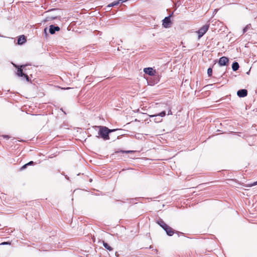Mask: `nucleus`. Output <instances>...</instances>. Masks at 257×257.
<instances>
[{
    "label": "nucleus",
    "instance_id": "1",
    "mask_svg": "<svg viewBox=\"0 0 257 257\" xmlns=\"http://www.w3.org/2000/svg\"><path fill=\"white\" fill-rule=\"evenodd\" d=\"M97 127L99 128L98 133V135L104 140H108L109 139V133L118 130V129L110 130L104 126H98Z\"/></svg>",
    "mask_w": 257,
    "mask_h": 257
},
{
    "label": "nucleus",
    "instance_id": "2",
    "mask_svg": "<svg viewBox=\"0 0 257 257\" xmlns=\"http://www.w3.org/2000/svg\"><path fill=\"white\" fill-rule=\"evenodd\" d=\"M58 12V9H53L45 12L46 17L44 19V22H47L56 19H58L59 20H60L61 16L57 13H56V12Z\"/></svg>",
    "mask_w": 257,
    "mask_h": 257
},
{
    "label": "nucleus",
    "instance_id": "3",
    "mask_svg": "<svg viewBox=\"0 0 257 257\" xmlns=\"http://www.w3.org/2000/svg\"><path fill=\"white\" fill-rule=\"evenodd\" d=\"M166 111L163 110V111H161V112L157 113V114L149 115V116L152 118H154L153 120L155 122L158 123V122H161L162 120V118H161V117H164L166 115Z\"/></svg>",
    "mask_w": 257,
    "mask_h": 257
},
{
    "label": "nucleus",
    "instance_id": "4",
    "mask_svg": "<svg viewBox=\"0 0 257 257\" xmlns=\"http://www.w3.org/2000/svg\"><path fill=\"white\" fill-rule=\"evenodd\" d=\"M173 13H172L169 16L165 17L162 21V25L164 27L167 28L170 27L171 25V17L173 16Z\"/></svg>",
    "mask_w": 257,
    "mask_h": 257
},
{
    "label": "nucleus",
    "instance_id": "5",
    "mask_svg": "<svg viewBox=\"0 0 257 257\" xmlns=\"http://www.w3.org/2000/svg\"><path fill=\"white\" fill-rule=\"evenodd\" d=\"M25 67V65H22L20 67H18L17 74L18 76L19 77H24L25 78L26 81L29 82V77L28 75H27L26 74H25L23 72V70L22 69V68H24Z\"/></svg>",
    "mask_w": 257,
    "mask_h": 257
},
{
    "label": "nucleus",
    "instance_id": "6",
    "mask_svg": "<svg viewBox=\"0 0 257 257\" xmlns=\"http://www.w3.org/2000/svg\"><path fill=\"white\" fill-rule=\"evenodd\" d=\"M209 29V25H205L198 31V39L201 38L208 31Z\"/></svg>",
    "mask_w": 257,
    "mask_h": 257
},
{
    "label": "nucleus",
    "instance_id": "7",
    "mask_svg": "<svg viewBox=\"0 0 257 257\" xmlns=\"http://www.w3.org/2000/svg\"><path fill=\"white\" fill-rule=\"evenodd\" d=\"M228 58L223 56L219 58L218 64L220 66H226L228 64Z\"/></svg>",
    "mask_w": 257,
    "mask_h": 257
},
{
    "label": "nucleus",
    "instance_id": "8",
    "mask_svg": "<svg viewBox=\"0 0 257 257\" xmlns=\"http://www.w3.org/2000/svg\"><path fill=\"white\" fill-rule=\"evenodd\" d=\"M60 28L58 26H55L54 25H51L49 26V33L51 35L54 34L56 33V32H58L60 31Z\"/></svg>",
    "mask_w": 257,
    "mask_h": 257
},
{
    "label": "nucleus",
    "instance_id": "9",
    "mask_svg": "<svg viewBox=\"0 0 257 257\" xmlns=\"http://www.w3.org/2000/svg\"><path fill=\"white\" fill-rule=\"evenodd\" d=\"M237 95L239 97H244L247 95V90L245 89H239L237 92Z\"/></svg>",
    "mask_w": 257,
    "mask_h": 257
},
{
    "label": "nucleus",
    "instance_id": "10",
    "mask_svg": "<svg viewBox=\"0 0 257 257\" xmlns=\"http://www.w3.org/2000/svg\"><path fill=\"white\" fill-rule=\"evenodd\" d=\"M144 72L150 76H153L156 73V70H154L152 67H148L144 68Z\"/></svg>",
    "mask_w": 257,
    "mask_h": 257
},
{
    "label": "nucleus",
    "instance_id": "11",
    "mask_svg": "<svg viewBox=\"0 0 257 257\" xmlns=\"http://www.w3.org/2000/svg\"><path fill=\"white\" fill-rule=\"evenodd\" d=\"M163 229L166 231L167 234L170 236H172L175 233L174 230L168 225H167V227L163 228Z\"/></svg>",
    "mask_w": 257,
    "mask_h": 257
},
{
    "label": "nucleus",
    "instance_id": "12",
    "mask_svg": "<svg viewBox=\"0 0 257 257\" xmlns=\"http://www.w3.org/2000/svg\"><path fill=\"white\" fill-rule=\"evenodd\" d=\"M26 42V38L24 35L20 36L18 39V44L23 45Z\"/></svg>",
    "mask_w": 257,
    "mask_h": 257
},
{
    "label": "nucleus",
    "instance_id": "13",
    "mask_svg": "<svg viewBox=\"0 0 257 257\" xmlns=\"http://www.w3.org/2000/svg\"><path fill=\"white\" fill-rule=\"evenodd\" d=\"M157 223L163 229L164 228L167 227V224L165 223V222L162 219H159Z\"/></svg>",
    "mask_w": 257,
    "mask_h": 257
},
{
    "label": "nucleus",
    "instance_id": "14",
    "mask_svg": "<svg viewBox=\"0 0 257 257\" xmlns=\"http://www.w3.org/2000/svg\"><path fill=\"white\" fill-rule=\"evenodd\" d=\"M119 4V1H114L113 2L111 3V4L108 5L106 6V9L109 10L111 7L116 6Z\"/></svg>",
    "mask_w": 257,
    "mask_h": 257
},
{
    "label": "nucleus",
    "instance_id": "15",
    "mask_svg": "<svg viewBox=\"0 0 257 257\" xmlns=\"http://www.w3.org/2000/svg\"><path fill=\"white\" fill-rule=\"evenodd\" d=\"M239 64L238 63V62H235V61L233 62V63L232 64V69L233 71H236L239 69Z\"/></svg>",
    "mask_w": 257,
    "mask_h": 257
},
{
    "label": "nucleus",
    "instance_id": "16",
    "mask_svg": "<svg viewBox=\"0 0 257 257\" xmlns=\"http://www.w3.org/2000/svg\"><path fill=\"white\" fill-rule=\"evenodd\" d=\"M103 245L106 249L109 251H111L113 250L112 247H111L107 243L104 241H103Z\"/></svg>",
    "mask_w": 257,
    "mask_h": 257
},
{
    "label": "nucleus",
    "instance_id": "17",
    "mask_svg": "<svg viewBox=\"0 0 257 257\" xmlns=\"http://www.w3.org/2000/svg\"><path fill=\"white\" fill-rule=\"evenodd\" d=\"M251 29V25L250 24H247L243 29V34L246 33L248 30Z\"/></svg>",
    "mask_w": 257,
    "mask_h": 257
},
{
    "label": "nucleus",
    "instance_id": "18",
    "mask_svg": "<svg viewBox=\"0 0 257 257\" xmlns=\"http://www.w3.org/2000/svg\"><path fill=\"white\" fill-rule=\"evenodd\" d=\"M207 74L209 77H211L212 74V69L211 68H209L207 69Z\"/></svg>",
    "mask_w": 257,
    "mask_h": 257
},
{
    "label": "nucleus",
    "instance_id": "19",
    "mask_svg": "<svg viewBox=\"0 0 257 257\" xmlns=\"http://www.w3.org/2000/svg\"><path fill=\"white\" fill-rule=\"evenodd\" d=\"M10 244H11V243H10V242H9V241H5V242H2V243L0 244V245H4Z\"/></svg>",
    "mask_w": 257,
    "mask_h": 257
},
{
    "label": "nucleus",
    "instance_id": "20",
    "mask_svg": "<svg viewBox=\"0 0 257 257\" xmlns=\"http://www.w3.org/2000/svg\"><path fill=\"white\" fill-rule=\"evenodd\" d=\"M28 166V165L27 164H25L24 165H23L20 169L21 170H23L24 169H25Z\"/></svg>",
    "mask_w": 257,
    "mask_h": 257
},
{
    "label": "nucleus",
    "instance_id": "21",
    "mask_svg": "<svg viewBox=\"0 0 257 257\" xmlns=\"http://www.w3.org/2000/svg\"><path fill=\"white\" fill-rule=\"evenodd\" d=\"M121 152L122 153H126V154H129L130 153H132V151H121Z\"/></svg>",
    "mask_w": 257,
    "mask_h": 257
},
{
    "label": "nucleus",
    "instance_id": "22",
    "mask_svg": "<svg viewBox=\"0 0 257 257\" xmlns=\"http://www.w3.org/2000/svg\"><path fill=\"white\" fill-rule=\"evenodd\" d=\"M28 166H29V165H32L34 164V162L33 161H30L29 162V163H27Z\"/></svg>",
    "mask_w": 257,
    "mask_h": 257
},
{
    "label": "nucleus",
    "instance_id": "23",
    "mask_svg": "<svg viewBox=\"0 0 257 257\" xmlns=\"http://www.w3.org/2000/svg\"><path fill=\"white\" fill-rule=\"evenodd\" d=\"M255 185H257V181L254 182H253V183L251 184L250 185V186L251 187V186H255Z\"/></svg>",
    "mask_w": 257,
    "mask_h": 257
},
{
    "label": "nucleus",
    "instance_id": "24",
    "mask_svg": "<svg viewBox=\"0 0 257 257\" xmlns=\"http://www.w3.org/2000/svg\"><path fill=\"white\" fill-rule=\"evenodd\" d=\"M4 138L9 139L10 138V137L8 135H3V136Z\"/></svg>",
    "mask_w": 257,
    "mask_h": 257
},
{
    "label": "nucleus",
    "instance_id": "25",
    "mask_svg": "<svg viewBox=\"0 0 257 257\" xmlns=\"http://www.w3.org/2000/svg\"><path fill=\"white\" fill-rule=\"evenodd\" d=\"M172 111H171V109H169L168 111V115H171L172 114Z\"/></svg>",
    "mask_w": 257,
    "mask_h": 257
},
{
    "label": "nucleus",
    "instance_id": "26",
    "mask_svg": "<svg viewBox=\"0 0 257 257\" xmlns=\"http://www.w3.org/2000/svg\"><path fill=\"white\" fill-rule=\"evenodd\" d=\"M176 233L178 234V236H179L180 234H181V235H183L184 234L183 233L180 232H179V231H176Z\"/></svg>",
    "mask_w": 257,
    "mask_h": 257
},
{
    "label": "nucleus",
    "instance_id": "27",
    "mask_svg": "<svg viewBox=\"0 0 257 257\" xmlns=\"http://www.w3.org/2000/svg\"><path fill=\"white\" fill-rule=\"evenodd\" d=\"M44 33H45L46 35H47V28L44 29Z\"/></svg>",
    "mask_w": 257,
    "mask_h": 257
},
{
    "label": "nucleus",
    "instance_id": "28",
    "mask_svg": "<svg viewBox=\"0 0 257 257\" xmlns=\"http://www.w3.org/2000/svg\"><path fill=\"white\" fill-rule=\"evenodd\" d=\"M127 0H118V1H119V3L121 2V3H123V2H125L126 1H127Z\"/></svg>",
    "mask_w": 257,
    "mask_h": 257
},
{
    "label": "nucleus",
    "instance_id": "29",
    "mask_svg": "<svg viewBox=\"0 0 257 257\" xmlns=\"http://www.w3.org/2000/svg\"><path fill=\"white\" fill-rule=\"evenodd\" d=\"M61 110L63 112H64V113L65 114H66L65 112H64V111H63V109H62V108H61Z\"/></svg>",
    "mask_w": 257,
    "mask_h": 257
},
{
    "label": "nucleus",
    "instance_id": "30",
    "mask_svg": "<svg viewBox=\"0 0 257 257\" xmlns=\"http://www.w3.org/2000/svg\"><path fill=\"white\" fill-rule=\"evenodd\" d=\"M117 252H115V254H116V255H117Z\"/></svg>",
    "mask_w": 257,
    "mask_h": 257
}]
</instances>
